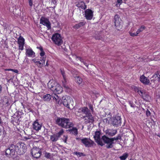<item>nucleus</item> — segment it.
Listing matches in <instances>:
<instances>
[{
	"mask_svg": "<svg viewBox=\"0 0 160 160\" xmlns=\"http://www.w3.org/2000/svg\"><path fill=\"white\" fill-rule=\"evenodd\" d=\"M23 143H18L16 145L12 144L6 149L5 155L8 157H12L17 153L19 155L23 154L25 149L23 148Z\"/></svg>",
	"mask_w": 160,
	"mask_h": 160,
	"instance_id": "nucleus-1",
	"label": "nucleus"
},
{
	"mask_svg": "<svg viewBox=\"0 0 160 160\" xmlns=\"http://www.w3.org/2000/svg\"><path fill=\"white\" fill-rule=\"evenodd\" d=\"M56 123L59 126L65 129L70 128L74 126L73 123L70 122L69 119L64 118H58Z\"/></svg>",
	"mask_w": 160,
	"mask_h": 160,
	"instance_id": "nucleus-2",
	"label": "nucleus"
},
{
	"mask_svg": "<svg viewBox=\"0 0 160 160\" xmlns=\"http://www.w3.org/2000/svg\"><path fill=\"white\" fill-rule=\"evenodd\" d=\"M102 139L104 142L106 144V147L107 148H112L113 147V144L114 140H121V136L120 134L118 135L117 137H114L113 138H110L104 135L102 137Z\"/></svg>",
	"mask_w": 160,
	"mask_h": 160,
	"instance_id": "nucleus-3",
	"label": "nucleus"
},
{
	"mask_svg": "<svg viewBox=\"0 0 160 160\" xmlns=\"http://www.w3.org/2000/svg\"><path fill=\"white\" fill-rule=\"evenodd\" d=\"M48 88L54 92L58 94L61 93L62 91V88L61 86L53 80H50L48 83Z\"/></svg>",
	"mask_w": 160,
	"mask_h": 160,
	"instance_id": "nucleus-4",
	"label": "nucleus"
},
{
	"mask_svg": "<svg viewBox=\"0 0 160 160\" xmlns=\"http://www.w3.org/2000/svg\"><path fill=\"white\" fill-rule=\"evenodd\" d=\"M52 40L53 43L58 46L61 45L63 42L61 35L58 33L53 34L52 37Z\"/></svg>",
	"mask_w": 160,
	"mask_h": 160,
	"instance_id": "nucleus-5",
	"label": "nucleus"
},
{
	"mask_svg": "<svg viewBox=\"0 0 160 160\" xmlns=\"http://www.w3.org/2000/svg\"><path fill=\"white\" fill-rule=\"evenodd\" d=\"M52 97L56 102V103H59L60 98L56 93L52 94V96L49 94H47L43 96V99L45 101H49L51 99Z\"/></svg>",
	"mask_w": 160,
	"mask_h": 160,
	"instance_id": "nucleus-6",
	"label": "nucleus"
},
{
	"mask_svg": "<svg viewBox=\"0 0 160 160\" xmlns=\"http://www.w3.org/2000/svg\"><path fill=\"white\" fill-rule=\"evenodd\" d=\"M112 123L113 126L118 127L120 126L121 124V118L120 116L116 115L111 118Z\"/></svg>",
	"mask_w": 160,
	"mask_h": 160,
	"instance_id": "nucleus-7",
	"label": "nucleus"
},
{
	"mask_svg": "<svg viewBox=\"0 0 160 160\" xmlns=\"http://www.w3.org/2000/svg\"><path fill=\"white\" fill-rule=\"evenodd\" d=\"M101 134V132L99 131H97L95 132V135L94 136V138L96 142L99 145L102 146L104 145V144L103 143L102 141V138H100V135Z\"/></svg>",
	"mask_w": 160,
	"mask_h": 160,
	"instance_id": "nucleus-8",
	"label": "nucleus"
},
{
	"mask_svg": "<svg viewBox=\"0 0 160 160\" xmlns=\"http://www.w3.org/2000/svg\"><path fill=\"white\" fill-rule=\"evenodd\" d=\"M64 132L63 129H62L59 132L55 134H53L50 136V139L52 142H56L58 139L62 135Z\"/></svg>",
	"mask_w": 160,
	"mask_h": 160,
	"instance_id": "nucleus-9",
	"label": "nucleus"
},
{
	"mask_svg": "<svg viewBox=\"0 0 160 160\" xmlns=\"http://www.w3.org/2000/svg\"><path fill=\"white\" fill-rule=\"evenodd\" d=\"M31 153L33 157L38 158L40 156L42 152L39 148L35 147H33L32 149Z\"/></svg>",
	"mask_w": 160,
	"mask_h": 160,
	"instance_id": "nucleus-10",
	"label": "nucleus"
},
{
	"mask_svg": "<svg viewBox=\"0 0 160 160\" xmlns=\"http://www.w3.org/2000/svg\"><path fill=\"white\" fill-rule=\"evenodd\" d=\"M81 142L86 147H89L92 146L94 142L89 138H84L81 139Z\"/></svg>",
	"mask_w": 160,
	"mask_h": 160,
	"instance_id": "nucleus-11",
	"label": "nucleus"
},
{
	"mask_svg": "<svg viewBox=\"0 0 160 160\" xmlns=\"http://www.w3.org/2000/svg\"><path fill=\"white\" fill-rule=\"evenodd\" d=\"M40 24H42L43 25L46 26L48 29H51V23L48 19L42 17L40 19Z\"/></svg>",
	"mask_w": 160,
	"mask_h": 160,
	"instance_id": "nucleus-12",
	"label": "nucleus"
},
{
	"mask_svg": "<svg viewBox=\"0 0 160 160\" xmlns=\"http://www.w3.org/2000/svg\"><path fill=\"white\" fill-rule=\"evenodd\" d=\"M85 17L87 20H91L93 16V12L89 9H87L85 12Z\"/></svg>",
	"mask_w": 160,
	"mask_h": 160,
	"instance_id": "nucleus-13",
	"label": "nucleus"
},
{
	"mask_svg": "<svg viewBox=\"0 0 160 160\" xmlns=\"http://www.w3.org/2000/svg\"><path fill=\"white\" fill-rule=\"evenodd\" d=\"M60 72L63 79V80L62 81L63 86L64 88H68V86L67 84V79L65 72L64 70L62 69L60 70Z\"/></svg>",
	"mask_w": 160,
	"mask_h": 160,
	"instance_id": "nucleus-14",
	"label": "nucleus"
},
{
	"mask_svg": "<svg viewBox=\"0 0 160 160\" xmlns=\"http://www.w3.org/2000/svg\"><path fill=\"white\" fill-rule=\"evenodd\" d=\"M78 112L79 113H82L85 114L86 115V116L91 113L87 107H85L78 109Z\"/></svg>",
	"mask_w": 160,
	"mask_h": 160,
	"instance_id": "nucleus-15",
	"label": "nucleus"
},
{
	"mask_svg": "<svg viewBox=\"0 0 160 160\" xmlns=\"http://www.w3.org/2000/svg\"><path fill=\"white\" fill-rule=\"evenodd\" d=\"M121 20L118 15H116L114 16V22L115 25L116 27L120 28L121 25Z\"/></svg>",
	"mask_w": 160,
	"mask_h": 160,
	"instance_id": "nucleus-16",
	"label": "nucleus"
},
{
	"mask_svg": "<svg viewBox=\"0 0 160 160\" xmlns=\"http://www.w3.org/2000/svg\"><path fill=\"white\" fill-rule=\"evenodd\" d=\"M85 117L87 118H85V122L86 124H88L89 123H92L94 121L93 117L92 116L91 113L85 116H84L83 118Z\"/></svg>",
	"mask_w": 160,
	"mask_h": 160,
	"instance_id": "nucleus-17",
	"label": "nucleus"
},
{
	"mask_svg": "<svg viewBox=\"0 0 160 160\" xmlns=\"http://www.w3.org/2000/svg\"><path fill=\"white\" fill-rule=\"evenodd\" d=\"M62 99V102L63 105L67 108H70L69 105L71 102V99H68V98H66L65 97H63Z\"/></svg>",
	"mask_w": 160,
	"mask_h": 160,
	"instance_id": "nucleus-18",
	"label": "nucleus"
},
{
	"mask_svg": "<svg viewBox=\"0 0 160 160\" xmlns=\"http://www.w3.org/2000/svg\"><path fill=\"white\" fill-rule=\"evenodd\" d=\"M33 128L37 131H38L41 129L42 125L39 123L38 120H36L33 124Z\"/></svg>",
	"mask_w": 160,
	"mask_h": 160,
	"instance_id": "nucleus-19",
	"label": "nucleus"
},
{
	"mask_svg": "<svg viewBox=\"0 0 160 160\" xmlns=\"http://www.w3.org/2000/svg\"><path fill=\"white\" fill-rule=\"evenodd\" d=\"M117 130L116 129H108L106 131V133L110 136L112 137L117 133Z\"/></svg>",
	"mask_w": 160,
	"mask_h": 160,
	"instance_id": "nucleus-20",
	"label": "nucleus"
},
{
	"mask_svg": "<svg viewBox=\"0 0 160 160\" xmlns=\"http://www.w3.org/2000/svg\"><path fill=\"white\" fill-rule=\"evenodd\" d=\"M140 80L142 82L145 84H148L150 82L148 78L143 75L141 76Z\"/></svg>",
	"mask_w": 160,
	"mask_h": 160,
	"instance_id": "nucleus-21",
	"label": "nucleus"
},
{
	"mask_svg": "<svg viewBox=\"0 0 160 160\" xmlns=\"http://www.w3.org/2000/svg\"><path fill=\"white\" fill-rule=\"evenodd\" d=\"M26 55L27 56L31 57H35V53L31 49H26Z\"/></svg>",
	"mask_w": 160,
	"mask_h": 160,
	"instance_id": "nucleus-22",
	"label": "nucleus"
},
{
	"mask_svg": "<svg viewBox=\"0 0 160 160\" xmlns=\"http://www.w3.org/2000/svg\"><path fill=\"white\" fill-rule=\"evenodd\" d=\"M72 128L67 130L70 134L77 135L78 134V129L76 127H72Z\"/></svg>",
	"mask_w": 160,
	"mask_h": 160,
	"instance_id": "nucleus-23",
	"label": "nucleus"
},
{
	"mask_svg": "<svg viewBox=\"0 0 160 160\" xmlns=\"http://www.w3.org/2000/svg\"><path fill=\"white\" fill-rule=\"evenodd\" d=\"M151 79V81L152 83H155L159 81L157 74H154L153 75Z\"/></svg>",
	"mask_w": 160,
	"mask_h": 160,
	"instance_id": "nucleus-24",
	"label": "nucleus"
},
{
	"mask_svg": "<svg viewBox=\"0 0 160 160\" xmlns=\"http://www.w3.org/2000/svg\"><path fill=\"white\" fill-rule=\"evenodd\" d=\"M76 6L78 8H81L84 10L85 9L87 8V6L85 5V3L82 1L78 2L76 4Z\"/></svg>",
	"mask_w": 160,
	"mask_h": 160,
	"instance_id": "nucleus-25",
	"label": "nucleus"
},
{
	"mask_svg": "<svg viewBox=\"0 0 160 160\" xmlns=\"http://www.w3.org/2000/svg\"><path fill=\"white\" fill-rule=\"evenodd\" d=\"M16 114H17V118L18 119V121L20 122V121L19 120V119L22 117V115L23 114L22 111V110H19L16 112Z\"/></svg>",
	"mask_w": 160,
	"mask_h": 160,
	"instance_id": "nucleus-26",
	"label": "nucleus"
},
{
	"mask_svg": "<svg viewBox=\"0 0 160 160\" xmlns=\"http://www.w3.org/2000/svg\"><path fill=\"white\" fill-rule=\"evenodd\" d=\"M85 22H81L78 24H77L75 25L73 27L76 29H77L83 26L85 24Z\"/></svg>",
	"mask_w": 160,
	"mask_h": 160,
	"instance_id": "nucleus-27",
	"label": "nucleus"
},
{
	"mask_svg": "<svg viewBox=\"0 0 160 160\" xmlns=\"http://www.w3.org/2000/svg\"><path fill=\"white\" fill-rule=\"evenodd\" d=\"M45 60L46 57H43L42 59L40 60L41 62L38 61V63L39 64L38 67H41L43 65H44Z\"/></svg>",
	"mask_w": 160,
	"mask_h": 160,
	"instance_id": "nucleus-28",
	"label": "nucleus"
},
{
	"mask_svg": "<svg viewBox=\"0 0 160 160\" xmlns=\"http://www.w3.org/2000/svg\"><path fill=\"white\" fill-rule=\"evenodd\" d=\"M18 44H24V39L22 36H20L18 38Z\"/></svg>",
	"mask_w": 160,
	"mask_h": 160,
	"instance_id": "nucleus-29",
	"label": "nucleus"
},
{
	"mask_svg": "<svg viewBox=\"0 0 160 160\" xmlns=\"http://www.w3.org/2000/svg\"><path fill=\"white\" fill-rule=\"evenodd\" d=\"M75 80L76 82L79 84H81L82 81V79L79 76H77L75 77Z\"/></svg>",
	"mask_w": 160,
	"mask_h": 160,
	"instance_id": "nucleus-30",
	"label": "nucleus"
},
{
	"mask_svg": "<svg viewBox=\"0 0 160 160\" xmlns=\"http://www.w3.org/2000/svg\"><path fill=\"white\" fill-rule=\"evenodd\" d=\"M128 156V154L125 153H124L122 156L120 157L119 158L121 160H125Z\"/></svg>",
	"mask_w": 160,
	"mask_h": 160,
	"instance_id": "nucleus-31",
	"label": "nucleus"
},
{
	"mask_svg": "<svg viewBox=\"0 0 160 160\" xmlns=\"http://www.w3.org/2000/svg\"><path fill=\"white\" fill-rule=\"evenodd\" d=\"M146 27L143 26H142L140 28L138 29L137 31L138 34L140 33L141 32H142L145 29Z\"/></svg>",
	"mask_w": 160,
	"mask_h": 160,
	"instance_id": "nucleus-32",
	"label": "nucleus"
},
{
	"mask_svg": "<svg viewBox=\"0 0 160 160\" xmlns=\"http://www.w3.org/2000/svg\"><path fill=\"white\" fill-rule=\"evenodd\" d=\"M73 154L76 155L78 157H81L82 156H85V155L82 152H74L73 153Z\"/></svg>",
	"mask_w": 160,
	"mask_h": 160,
	"instance_id": "nucleus-33",
	"label": "nucleus"
},
{
	"mask_svg": "<svg viewBox=\"0 0 160 160\" xmlns=\"http://www.w3.org/2000/svg\"><path fill=\"white\" fill-rule=\"evenodd\" d=\"M142 97L144 99L147 100L148 99L149 96L145 94H143L142 95Z\"/></svg>",
	"mask_w": 160,
	"mask_h": 160,
	"instance_id": "nucleus-34",
	"label": "nucleus"
},
{
	"mask_svg": "<svg viewBox=\"0 0 160 160\" xmlns=\"http://www.w3.org/2000/svg\"><path fill=\"white\" fill-rule=\"evenodd\" d=\"M19 45V49L22 50L23 49L24 44H18Z\"/></svg>",
	"mask_w": 160,
	"mask_h": 160,
	"instance_id": "nucleus-35",
	"label": "nucleus"
},
{
	"mask_svg": "<svg viewBox=\"0 0 160 160\" xmlns=\"http://www.w3.org/2000/svg\"><path fill=\"white\" fill-rule=\"evenodd\" d=\"M146 115L148 117L150 116L151 115V112L148 109H147L146 111Z\"/></svg>",
	"mask_w": 160,
	"mask_h": 160,
	"instance_id": "nucleus-36",
	"label": "nucleus"
},
{
	"mask_svg": "<svg viewBox=\"0 0 160 160\" xmlns=\"http://www.w3.org/2000/svg\"><path fill=\"white\" fill-rule=\"evenodd\" d=\"M50 156H51V155L49 153L46 152L45 153V157L46 158H48L50 157Z\"/></svg>",
	"mask_w": 160,
	"mask_h": 160,
	"instance_id": "nucleus-37",
	"label": "nucleus"
},
{
	"mask_svg": "<svg viewBox=\"0 0 160 160\" xmlns=\"http://www.w3.org/2000/svg\"><path fill=\"white\" fill-rule=\"evenodd\" d=\"M130 34L131 36L133 37L135 36H137L138 35V34L137 33V32L136 33H130Z\"/></svg>",
	"mask_w": 160,
	"mask_h": 160,
	"instance_id": "nucleus-38",
	"label": "nucleus"
},
{
	"mask_svg": "<svg viewBox=\"0 0 160 160\" xmlns=\"http://www.w3.org/2000/svg\"><path fill=\"white\" fill-rule=\"evenodd\" d=\"M77 59H78V60H79L81 62H82L83 63L84 62L83 60L82 59L81 57H77Z\"/></svg>",
	"mask_w": 160,
	"mask_h": 160,
	"instance_id": "nucleus-39",
	"label": "nucleus"
},
{
	"mask_svg": "<svg viewBox=\"0 0 160 160\" xmlns=\"http://www.w3.org/2000/svg\"><path fill=\"white\" fill-rule=\"evenodd\" d=\"M64 137L65 138L63 140V141L65 143H67V141L68 138V137L67 136H64Z\"/></svg>",
	"mask_w": 160,
	"mask_h": 160,
	"instance_id": "nucleus-40",
	"label": "nucleus"
},
{
	"mask_svg": "<svg viewBox=\"0 0 160 160\" xmlns=\"http://www.w3.org/2000/svg\"><path fill=\"white\" fill-rule=\"evenodd\" d=\"M129 104L132 107H134V105L133 104V103L129 101Z\"/></svg>",
	"mask_w": 160,
	"mask_h": 160,
	"instance_id": "nucleus-41",
	"label": "nucleus"
},
{
	"mask_svg": "<svg viewBox=\"0 0 160 160\" xmlns=\"http://www.w3.org/2000/svg\"><path fill=\"white\" fill-rule=\"evenodd\" d=\"M44 54L45 52L43 51H41V52L40 53V55L41 57H43Z\"/></svg>",
	"mask_w": 160,
	"mask_h": 160,
	"instance_id": "nucleus-42",
	"label": "nucleus"
},
{
	"mask_svg": "<svg viewBox=\"0 0 160 160\" xmlns=\"http://www.w3.org/2000/svg\"><path fill=\"white\" fill-rule=\"evenodd\" d=\"M155 74H157L158 75V77L159 79L160 80V72H157Z\"/></svg>",
	"mask_w": 160,
	"mask_h": 160,
	"instance_id": "nucleus-43",
	"label": "nucleus"
},
{
	"mask_svg": "<svg viewBox=\"0 0 160 160\" xmlns=\"http://www.w3.org/2000/svg\"><path fill=\"white\" fill-rule=\"evenodd\" d=\"M89 108L92 110V111H93V108L91 104H90L89 105Z\"/></svg>",
	"mask_w": 160,
	"mask_h": 160,
	"instance_id": "nucleus-44",
	"label": "nucleus"
},
{
	"mask_svg": "<svg viewBox=\"0 0 160 160\" xmlns=\"http://www.w3.org/2000/svg\"><path fill=\"white\" fill-rule=\"evenodd\" d=\"M37 48L39 49L41 52L43 51V49L42 47H38Z\"/></svg>",
	"mask_w": 160,
	"mask_h": 160,
	"instance_id": "nucleus-45",
	"label": "nucleus"
},
{
	"mask_svg": "<svg viewBox=\"0 0 160 160\" xmlns=\"http://www.w3.org/2000/svg\"><path fill=\"white\" fill-rule=\"evenodd\" d=\"M32 61H33L34 63H38V61H37L36 59H33L32 60Z\"/></svg>",
	"mask_w": 160,
	"mask_h": 160,
	"instance_id": "nucleus-46",
	"label": "nucleus"
},
{
	"mask_svg": "<svg viewBox=\"0 0 160 160\" xmlns=\"http://www.w3.org/2000/svg\"><path fill=\"white\" fill-rule=\"evenodd\" d=\"M117 2L119 4H121L122 2V0H117Z\"/></svg>",
	"mask_w": 160,
	"mask_h": 160,
	"instance_id": "nucleus-47",
	"label": "nucleus"
},
{
	"mask_svg": "<svg viewBox=\"0 0 160 160\" xmlns=\"http://www.w3.org/2000/svg\"><path fill=\"white\" fill-rule=\"evenodd\" d=\"M2 91V88L1 85H0V93Z\"/></svg>",
	"mask_w": 160,
	"mask_h": 160,
	"instance_id": "nucleus-48",
	"label": "nucleus"
},
{
	"mask_svg": "<svg viewBox=\"0 0 160 160\" xmlns=\"http://www.w3.org/2000/svg\"><path fill=\"white\" fill-rule=\"evenodd\" d=\"M76 139L77 140H81V139H81L80 138H76Z\"/></svg>",
	"mask_w": 160,
	"mask_h": 160,
	"instance_id": "nucleus-49",
	"label": "nucleus"
},
{
	"mask_svg": "<svg viewBox=\"0 0 160 160\" xmlns=\"http://www.w3.org/2000/svg\"><path fill=\"white\" fill-rule=\"evenodd\" d=\"M48 66V61H47L45 65V66Z\"/></svg>",
	"mask_w": 160,
	"mask_h": 160,
	"instance_id": "nucleus-50",
	"label": "nucleus"
},
{
	"mask_svg": "<svg viewBox=\"0 0 160 160\" xmlns=\"http://www.w3.org/2000/svg\"><path fill=\"white\" fill-rule=\"evenodd\" d=\"M84 64L85 65V66H87V67H88V64H87V63H86V62H84Z\"/></svg>",
	"mask_w": 160,
	"mask_h": 160,
	"instance_id": "nucleus-51",
	"label": "nucleus"
},
{
	"mask_svg": "<svg viewBox=\"0 0 160 160\" xmlns=\"http://www.w3.org/2000/svg\"><path fill=\"white\" fill-rule=\"evenodd\" d=\"M8 71H10V70H12H12H13V69H8Z\"/></svg>",
	"mask_w": 160,
	"mask_h": 160,
	"instance_id": "nucleus-52",
	"label": "nucleus"
},
{
	"mask_svg": "<svg viewBox=\"0 0 160 160\" xmlns=\"http://www.w3.org/2000/svg\"><path fill=\"white\" fill-rule=\"evenodd\" d=\"M15 72L17 73L18 72L17 70H15V71H14Z\"/></svg>",
	"mask_w": 160,
	"mask_h": 160,
	"instance_id": "nucleus-53",
	"label": "nucleus"
},
{
	"mask_svg": "<svg viewBox=\"0 0 160 160\" xmlns=\"http://www.w3.org/2000/svg\"><path fill=\"white\" fill-rule=\"evenodd\" d=\"M158 136L160 138V133L159 135H158Z\"/></svg>",
	"mask_w": 160,
	"mask_h": 160,
	"instance_id": "nucleus-54",
	"label": "nucleus"
},
{
	"mask_svg": "<svg viewBox=\"0 0 160 160\" xmlns=\"http://www.w3.org/2000/svg\"><path fill=\"white\" fill-rule=\"evenodd\" d=\"M1 123V118H0V124Z\"/></svg>",
	"mask_w": 160,
	"mask_h": 160,
	"instance_id": "nucleus-55",
	"label": "nucleus"
},
{
	"mask_svg": "<svg viewBox=\"0 0 160 160\" xmlns=\"http://www.w3.org/2000/svg\"><path fill=\"white\" fill-rule=\"evenodd\" d=\"M140 92H141L142 94V92L141 91H140Z\"/></svg>",
	"mask_w": 160,
	"mask_h": 160,
	"instance_id": "nucleus-56",
	"label": "nucleus"
},
{
	"mask_svg": "<svg viewBox=\"0 0 160 160\" xmlns=\"http://www.w3.org/2000/svg\"><path fill=\"white\" fill-rule=\"evenodd\" d=\"M1 132V129H0V133Z\"/></svg>",
	"mask_w": 160,
	"mask_h": 160,
	"instance_id": "nucleus-57",
	"label": "nucleus"
}]
</instances>
